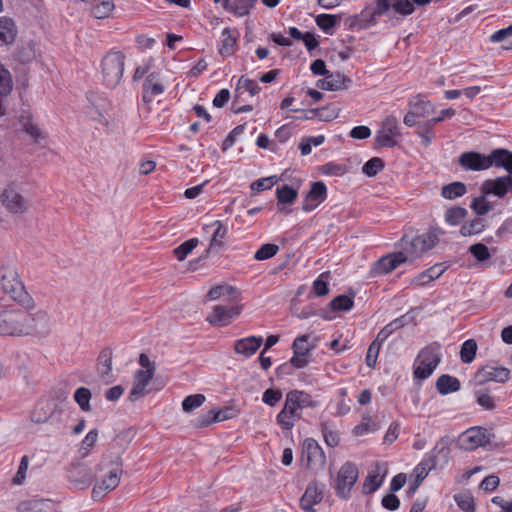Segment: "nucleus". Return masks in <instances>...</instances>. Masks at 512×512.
<instances>
[{"mask_svg":"<svg viewBox=\"0 0 512 512\" xmlns=\"http://www.w3.org/2000/svg\"><path fill=\"white\" fill-rule=\"evenodd\" d=\"M401 136L398 119L393 116H387L376 132L375 142L380 147L393 148L397 145V138Z\"/></svg>","mask_w":512,"mask_h":512,"instance_id":"1a4fd4ad","label":"nucleus"},{"mask_svg":"<svg viewBox=\"0 0 512 512\" xmlns=\"http://www.w3.org/2000/svg\"><path fill=\"white\" fill-rule=\"evenodd\" d=\"M418 360L420 363L414 369V377L419 380H425L440 363V345L438 343H432L423 348L418 355Z\"/></svg>","mask_w":512,"mask_h":512,"instance_id":"423d86ee","label":"nucleus"},{"mask_svg":"<svg viewBox=\"0 0 512 512\" xmlns=\"http://www.w3.org/2000/svg\"><path fill=\"white\" fill-rule=\"evenodd\" d=\"M436 467V456L430 455L424 458L413 470L415 481L421 484L422 481L428 476L429 472Z\"/></svg>","mask_w":512,"mask_h":512,"instance_id":"e433bc0d","label":"nucleus"},{"mask_svg":"<svg viewBox=\"0 0 512 512\" xmlns=\"http://www.w3.org/2000/svg\"><path fill=\"white\" fill-rule=\"evenodd\" d=\"M198 244L199 240L197 238H191L176 247L173 250V253L179 261H183L188 256V254H190L193 249L197 247Z\"/></svg>","mask_w":512,"mask_h":512,"instance_id":"3c124183","label":"nucleus"},{"mask_svg":"<svg viewBox=\"0 0 512 512\" xmlns=\"http://www.w3.org/2000/svg\"><path fill=\"white\" fill-rule=\"evenodd\" d=\"M384 475H380V472L377 471L374 474H369L363 485V492L365 494H372L374 493L383 483Z\"/></svg>","mask_w":512,"mask_h":512,"instance_id":"603ef678","label":"nucleus"},{"mask_svg":"<svg viewBox=\"0 0 512 512\" xmlns=\"http://www.w3.org/2000/svg\"><path fill=\"white\" fill-rule=\"evenodd\" d=\"M125 55L121 51L110 50L101 61L103 79L108 87H116L123 76Z\"/></svg>","mask_w":512,"mask_h":512,"instance_id":"39448f33","label":"nucleus"},{"mask_svg":"<svg viewBox=\"0 0 512 512\" xmlns=\"http://www.w3.org/2000/svg\"><path fill=\"white\" fill-rule=\"evenodd\" d=\"M341 14H319L315 17V23L325 34L333 35L334 28L340 24Z\"/></svg>","mask_w":512,"mask_h":512,"instance_id":"f704fd0d","label":"nucleus"},{"mask_svg":"<svg viewBox=\"0 0 512 512\" xmlns=\"http://www.w3.org/2000/svg\"><path fill=\"white\" fill-rule=\"evenodd\" d=\"M327 198V187L324 182L317 181L311 184L310 190L305 196L302 210L310 212L318 207Z\"/></svg>","mask_w":512,"mask_h":512,"instance_id":"6ab92c4d","label":"nucleus"},{"mask_svg":"<svg viewBox=\"0 0 512 512\" xmlns=\"http://www.w3.org/2000/svg\"><path fill=\"white\" fill-rule=\"evenodd\" d=\"M242 89L247 91L251 96H255L261 91V87L255 80L249 79L245 76H241L238 79L236 92H239Z\"/></svg>","mask_w":512,"mask_h":512,"instance_id":"bf43d9fd","label":"nucleus"},{"mask_svg":"<svg viewBox=\"0 0 512 512\" xmlns=\"http://www.w3.org/2000/svg\"><path fill=\"white\" fill-rule=\"evenodd\" d=\"M12 309L0 313V336L45 338L52 331L51 317L45 310Z\"/></svg>","mask_w":512,"mask_h":512,"instance_id":"f257e3e1","label":"nucleus"},{"mask_svg":"<svg viewBox=\"0 0 512 512\" xmlns=\"http://www.w3.org/2000/svg\"><path fill=\"white\" fill-rule=\"evenodd\" d=\"M354 305L352 297L347 295H338L330 302V308L333 311H348Z\"/></svg>","mask_w":512,"mask_h":512,"instance_id":"13d9d810","label":"nucleus"},{"mask_svg":"<svg viewBox=\"0 0 512 512\" xmlns=\"http://www.w3.org/2000/svg\"><path fill=\"white\" fill-rule=\"evenodd\" d=\"M241 310V306L238 305H216L213 307L212 312L206 317V321L214 326H227L233 319L240 315Z\"/></svg>","mask_w":512,"mask_h":512,"instance_id":"4468645a","label":"nucleus"},{"mask_svg":"<svg viewBox=\"0 0 512 512\" xmlns=\"http://www.w3.org/2000/svg\"><path fill=\"white\" fill-rule=\"evenodd\" d=\"M257 0H223L222 8L237 16L243 17L250 13Z\"/></svg>","mask_w":512,"mask_h":512,"instance_id":"c85d7f7f","label":"nucleus"},{"mask_svg":"<svg viewBox=\"0 0 512 512\" xmlns=\"http://www.w3.org/2000/svg\"><path fill=\"white\" fill-rule=\"evenodd\" d=\"M309 113L317 116L319 120L331 121L338 117L339 109L335 105L329 104L321 108L310 109Z\"/></svg>","mask_w":512,"mask_h":512,"instance_id":"a18cd8bd","label":"nucleus"},{"mask_svg":"<svg viewBox=\"0 0 512 512\" xmlns=\"http://www.w3.org/2000/svg\"><path fill=\"white\" fill-rule=\"evenodd\" d=\"M205 399L203 394L189 395L183 400L182 408L185 412H191L200 407L205 402Z\"/></svg>","mask_w":512,"mask_h":512,"instance_id":"0e129e2a","label":"nucleus"},{"mask_svg":"<svg viewBox=\"0 0 512 512\" xmlns=\"http://www.w3.org/2000/svg\"><path fill=\"white\" fill-rule=\"evenodd\" d=\"M92 394L88 388L80 387L74 393V400L79 405L80 409L84 412L90 411V400Z\"/></svg>","mask_w":512,"mask_h":512,"instance_id":"09e8293b","label":"nucleus"},{"mask_svg":"<svg viewBox=\"0 0 512 512\" xmlns=\"http://www.w3.org/2000/svg\"><path fill=\"white\" fill-rule=\"evenodd\" d=\"M292 398L286 395L284 407L278 413L277 423L284 430H291L295 423L301 418L300 409L292 402Z\"/></svg>","mask_w":512,"mask_h":512,"instance_id":"f3484780","label":"nucleus"},{"mask_svg":"<svg viewBox=\"0 0 512 512\" xmlns=\"http://www.w3.org/2000/svg\"><path fill=\"white\" fill-rule=\"evenodd\" d=\"M279 251V246L272 243L262 245L255 253L254 258L263 261L272 258Z\"/></svg>","mask_w":512,"mask_h":512,"instance_id":"052dcab7","label":"nucleus"},{"mask_svg":"<svg viewBox=\"0 0 512 512\" xmlns=\"http://www.w3.org/2000/svg\"><path fill=\"white\" fill-rule=\"evenodd\" d=\"M18 29L15 21L7 16L0 17V47L11 45L15 42Z\"/></svg>","mask_w":512,"mask_h":512,"instance_id":"bb28decb","label":"nucleus"},{"mask_svg":"<svg viewBox=\"0 0 512 512\" xmlns=\"http://www.w3.org/2000/svg\"><path fill=\"white\" fill-rule=\"evenodd\" d=\"M320 430L324 438V442L328 447L335 448L340 443V436L335 426L329 421L320 423Z\"/></svg>","mask_w":512,"mask_h":512,"instance_id":"58836bf2","label":"nucleus"},{"mask_svg":"<svg viewBox=\"0 0 512 512\" xmlns=\"http://www.w3.org/2000/svg\"><path fill=\"white\" fill-rule=\"evenodd\" d=\"M510 370L502 366L485 365L474 375L476 385H484L487 382L494 381L505 383L509 380Z\"/></svg>","mask_w":512,"mask_h":512,"instance_id":"ddd939ff","label":"nucleus"},{"mask_svg":"<svg viewBox=\"0 0 512 512\" xmlns=\"http://www.w3.org/2000/svg\"><path fill=\"white\" fill-rule=\"evenodd\" d=\"M392 9L402 16L411 15L415 11L414 5L410 0L395 1L392 4Z\"/></svg>","mask_w":512,"mask_h":512,"instance_id":"774afa93","label":"nucleus"},{"mask_svg":"<svg viewBox=\"0 0 512 512\" xmlns=\"http://www.w3.org/2000/svg\"><path fill=\"white\" fill-rule=\"evenodd\" d=\"M444 232L439 228H433L421 235L409 239L403 236L401 239L402 251L408 260H413L423 255L428 250L432 249L439 242V236Z\"/></svg>","mask_w":512,"mask_h":512,"instance_id":"20e7f679","label":"nucleus"},{"mask_svg":"<svg viewBox=\"0 0 512 512\" xmlns=\"http://www.w3.org/2000/svg\"><path fill=\"white\" fill-rule=\"evenodd\" d=\"M263 343L262 336H248L235 341L234 351L246 358L251 357L261 347Z\"/></svg>","mask_w":512,"mask_h":512,"instance_id":"b1692460","label":"nucleus"},{"mask_svg":"<svg viewBox=\"0 0 512 512\" xmlns=\"http://www.w3.org/2000/svg\"><path fill=\"white\" fill-rule=\"evenodd\" d=\"M2 205L13 214H23L29 208V201L14 184L8 185L0 196Z\"/></svg>","mask_w":512,"mask_h":512,"instance_id":"9d476101","label":"nucleus"},{"mask_svg":"<svg viewBox=\"0 0 512 512\" xmlns=\"http://www.w3.org/2000/svg\"><path fill=\"white\" fill-rule=\"evenodd\" d=\"M20 123L23 127V130L31 136V138H33L35 141H38L41 136H42V132L41 130L38 128L37 125H35L33 122H32V119H31V116L29 114L27 115H21L20 117Z\"/></svg>","mask_w":512,"mask_h":512,"instance_id":"6e6d98bb","label":"nucleus"},{"mask_svg":"<svg viewBox=\"0 0 512 512\" xmlns=\"http://www.w3.org/2000/svg\"><path fill=\"white\" fill-rule=\"evenodd\" d=\"M322 499L323 488L319 486L317 481H311L300 498V507L306 512H316L314 506L319 504Z\"/></svg>","mask_w":512,"mask_h":512,"instance_id":"412c9836","label":"nucleus"},{"mask_svg":"<svg viewBox=\"0 0 512 512\" xmlns=\"http://www.w3.org/2000/svg\"><path fill=\"white\" fill-rule=\"evenodd\" d=\"M212 227H216L210 240L208 250L219 249L223 246L224 240L227 235V228L219 220L214 221L211 224Z\"/></svg>","mask_w":512,"mask_h":512,"instance_id":"a19ab883","label":"nucleus"},{"mask_svg":"<svg viewBox=\"0 0 512 512\" xmlns=\"http://www.w3.org/2000/svg\"><path fill=\"white\" fill-rule=\"evenodd\" d=\"M55 405L49 400H40L31 412V420L35 423H45L54 413Z\"/></svg>","mask_w":512,"mask_h":512,"instance_id":"2f4dec72","label":"nucleus"},{"mask_svg":"<svg viewBox=\"0 0 512 512\" xmlns=\"http://www.w3.org/2000/svg\"><path fill=\"white\" fill-rule=\"evenodd\" d=\"M491 166L504 168L512 175V152L507 149L498 148L490 153Z\"/></svg>","mask_w":512,"mask_h":512,"instance_id":"473e14b6","label":"nucleus"},{"mask_svg":"<svg viewBox=\"0 0 512 512\" xmlns=\"http://www.w3.org/2000/svg\"><path fill=\"white\" fill-rule=\"evenodd\" d=\"M455 502L458 507L465 512H474L475 504L474 499L470 494L460 493L454 496Z\"/></svg>","mask_w":512,"mask_h":512,"instance_id":"e2e57ef3","label":"nucleus"},{"mask_svg":"<svg viewBox=\"0 0 512 512\" xmlns=\"http://www.w3.org/2000/svg\"><path fill=\"white\" fill-rule=\"evenodd\" d=\"M91 15L96 19H104L110 16L115 8L113 0H100L99 3H92Z\"/></svg>","mask_w":512,"mask_h":512,"instance_id":"79ce46f5","label":"nucleus"},{"mask_svg":"<svg viewBox=\"0 0 512 512\" xmlns=\"http://www.w3.org/2000/svg\"><path fill=\"white\" fill-rule=\"evenodd\" d=\"M239 33L236 29L225 28L221 33V45L219 47V53L223 57H229L235 52V45Z\"/></svg>","mask_w":512,"mask_h":512,"instance_id":"c756f323","label":"nucleus"},{"mask_svg":"<svg viewBox=\"0 0 512 512\" xmlns=\"http://www.w3.org/2000/svg\"><path fill=\"white\" fill-rule=\"evenodd\" d=\"M1 287L10 299L24 309H35L36 303L27 292L16 270L4 268L1 274Z\"/></svg>","mask_w":512,"mask_h":512,"instance_id":"f03ea898","label":"nucleus"},{"mask_svg":"<svg viewBox=\"0 0 512 512\" xmlns=\"http://www.w3.org/2000/svg\"><path fill=\"white\" fill-rule=\"evenodd\" d=\"M383 169L384 161L381 158L373 157L363 165L362 172L369 177H374Z\"/></svg>","mask_w":512,"mask_h":512,"instance_id":"4d7b16f0","label":"nucleus"},{"mask_svg":"<svg viewBox=\"0 0 512 512\" xmlns=\"http://www.w3.org/2000/svg\"><path fill=\"white\" fill-rule=\"evenodd\" d=\"M377 24V17L372 10V6H366L359 14L346 20V26L349 29H368Z\"/></svg>","mask_w":512,"mask_h":512,"instance_id":"4be33fe9","label":"nucleus"},{"mask_svg":"<svg viewBox=\"0 0 512 512\" xmlns=\"http://www.w3.org/2000/svg\"><path fill=\"white\" fill-rule=\"evenodd\" d=\"M436 388L440 394L447 395L459 391L461 384L456 377L443 374L437 379Z\"/></svg>","mask_w":512,"mask_h":512,"instance_id":"c9c22d12","label":"nucleus"},{"mask_svg":"<svg viewBox=\"0 0 512 512\" xmlns=\"http://www.w3.org/2000/svg\"><path fill=\"white\" fill-rule=\"evenodd\" d=\"M302 461L313 472L321 471L326 466V455L314 438H306L302 443Z\"/></svg>","mask_w":512,"mask_h":512,"instance_id":"0eeeda50","label":"nucleus"},{"mask_svg":"<svg viewBox=\"0 0 512 512\" xmlns=\"http://www.w3.org/2000/svg\"><path fill=\"white\" fill-rule=\"evenodd\" d=\"M325 78L317 81V87L323 90L338 91L348 88L351 79L339 72L324 75Z\"/></svg>","mask_w":512,"mask_h":512,"instance_id":"5701e85b","label":"nucleus"},{"mask_svg":"<svg viewBox=\"0 0 512 512\" xmlns=\"http://www.w3.org/2000/svg\"><path fill=\"white\" fill-rule=\"evenodd\" d=\"M485 228V221L482 218H475L461 226L460 234L462 236H471L481 233Z\"/></svg>","mask_w":512,"mask_h":512,"instance_id":"de8ad7c7","label":"nucleus"},{"mask_svg":"<svg viewBox=\"0 0 512 512\" xmlns=\"http://www.w3.org/2000/svg\"><path fill=\"white\" fill-rule=\"evenodd\" d=\"M382 343L383 342L379 341L376 338L368 347L367 354H366V364L368 367H370V368L375 367Z\"/></svg>","mask_w":512,"mask_h":512,"instance_id":"69168bd1","label":"nucleus"},{"mask_svg":"<svg viewBox=\"0 0 512 512\" xmlns=\"http://www.w3.org/2000/svg\"><path fill=\"white\" fill-rule=\"evenodd\" d=\"M358 468L352 462L344 463L337 473L335 480L336 495L340 498L347 499L350 492L358 479Z\"/></svg>","mask_w":512,"mask_h":512,"instance_id":"6e6552de","label":"nucleus"},{"mask_svg":"<svg viewBox=\"0 0 512 512\" xmlns=\"http://www.w3.org/2000/svg\"><path fill=\"white\" fill-rule=\"evenodd\" d=\"M467 191L466 185L463 182H452L448 185L442 187L441 195L442 197L454 200L458 197L463 196Z\"/></svg>","mask_w":512,"mask_h":512,"instance_id":"37998d69","label":"nucleus"},{"mask_svg":"<svg viewBox=\"0 0 512 512\" xmlns=\"http://www.w3.org/2000/svg\"><path fill=\"white\" fill-rule=\"evenodd\" d=\"M154 374H151L150 371H136L133 380V386L129 393V400L136 401L146 393V387L149 384L150 380L153 378Z\"/></svg>","mask_w":512,"mask_h":512,"instance_id":"393cba45","label":"nucleus"},{"mask_svg":"<svg viewBox=\"0 0 512 512\" xmlns=\"http://www.w3.org/2000/svg\"><path fill=\"white\" fill-rule=\"evenodd\" d=\"M165 85L160 74L157 72L149 73L142 86V100L145 103H151L156 96L163 94Z\"/></svg>","mask_w":512,"mask_h":512,"instance_id":"2eb2a0df","label":"nucleus"},{"mask_svg":"<svg viewBox=\"0 0 512 512\" xmlns=\"http://www.w3.org/2000/svg\"><path fill=\"white\" fill-rule=\"evenodd\" d=\"M409 107L414 113H419L417 118H425L434 113L435 106L426 96L418 94L409 101Z\"/></svg>","mask_w":512,"mask_h":512,"instance_id":"7c9ffc66","label":"nucleus"},{"mask_svg":"<svg viewBox=\"0 0 512 512\" xmlns=\"http://www.w3.org/2000/svg\"><path fill=\"white\" fill-rule=\"evenodd\" d=\"M17 512H55V505L49 499H30L20 502Z\"/></svg>","mask_w":512,"mask_h":512,"instance_id":"cd10ccee","label":"nucleus"},{"mask_svg":"<svg viewBox=\"0 0 512 512\" xmlns=\"http://www.w3.org/2000/svg\"><path fill=\"white\" fill-rule=\"evenodd\" d=\"M461 442L466 450H473L483 446L487 442L486 430L479 427L470 428L462 434Z\"/></svg>","mask_w":512,"mask_h":512,"instance_id":"a878e982","label":"nucleus"},{"mask_svg":"<svg viewBox=\"0 0 512 512\" xmlns=\"http://www.w3.org/2000/svg\"><path fill=\"white\" fill-rule=\"evenodd\" d=\"M469 252L480 262L486 261L491 257L488 247L482 243L471 245Z\"/></svg>","mask_w":512,"mask_h":512,"instance_id":"338daca9","label":"nucleus"},{"mask_svg":"<svg viewBox=\"0 0 512 512\" xmlns=\"http://www.w3.org/2000/svg\"><path fill=\"white\" fill-rule=\"evenodd\" d=\"M278 203L293 204L298 196V191L289 185L278 187L276 190Z\"/></svg>","mask_w":512,"mask_h":512,"instance_id":"49530a36","label":"nucleus"},{"mask_svg":"<svg viewBox=\"0 0 512 512\" xmlns=\"http://www.w3.org/2000/svg\"><path fill=\"white\" fill-rule=\"evenodd\" d=\"M328 273H322L319 275L317 279H315L312 283V289L309 293L308 297H322L329 294L330 289L328 286Z\"/></svg>","mask_w":512,"mask_h":512,"instance_id":"c03bdc74","label":"nucleus"},{"mask_svg":"<svg viewBox=\"0 0 512 512\" xmlns=\"http://www.w3.org/2000/svg\"><path fill=\"white\" fill-rule=\"evenodd\" d=\"M13 81L10 72L7 69H0V116L4 114L2 101L12 91Z\"/></svg>","mask_w":512,"mask_h":512,"instance_id":"ea45409f","label":"nucleus"},{"mask_svg":"<svg viewBox=\"0 0 512 512\" xmlns=\"http://www.w3.org/2000/svg\"><path fill=\"white\" fill-rule=\"evenodd\" d=\"M481 190L485 195L492 194L502 198L512 191V177L508 175L497 177L496 179H488L483 182Z\"/></svg>","mask_w":512,"mask_h":512,"instance_id":"a211bd4d","label":"nucleus"},{"mask_svg":"<svg viewBox=\"0 0 512 512\" xmlns=\"http://www.w3.org/2000/svg\"><path fill=\"white\" fill-rule=\"evenodd\" d=\"M93 473L90 467L82 463H74L68 470V479L80 489L88 488L93 481Z\"/></svg>","mask_w":512,"mask_h":512,"instance_id":"dca6fc26","label":"nucleus"},{"mask_svg":"<svg viewBox=\"0 0 512 512\" xmlns=\"http://www.w3.org/2000/svg\"><path fill=\"white\" fill-rule=\"evenodd\" d=\"M309 338V334H304L296 337L293 341V357L290 359V364L297 369L306 367L310 362L314 346L309 342Z\"/></svg>","mask_w":512,"mask_h":512,"instance_id":"9b49d317","label":"nucleus"},{"mask_svg":"<svg viewBox=\"0 0 512 512\" xmlns=\"http://www.w3.org/2000/svg\"><path fill=\"white\" fill-rule=\"evenodd\" d=\"M467 210L460 206H455L449 208L445 213V221L453 226H456L461 223V221L466 217Z\"/></svg>","mask_w":512,"mask_h":512,"instance_id":"5fc2aeb1","label":"nucleus"},{"mask_svg":"<svg viewBox=\"0 0 512 512\" xmlns=\"http://www.w3.org/2000/svg\"><path fill=\"white\" fill-rule=\"evenodd\" d=\"M289 398H292V402L300 409L303 408H315L318 405V402L313 400L312 396L305 392L299 390H292L286 394Z\"/></svg>","mask_w":512,"mask_h":512,"instance_id":"4c0bfd02","label":"nucleus"},{"mask_svg":"<svg viewBox=\"0 0 512 512\" xmlns=\"http://www.w3.org/2000/svg\"><path fill=\"white\" fill-rule=\"evenodd\" d=\"M112 359L113 352L109 347L102 349L99 353L97 358V372L101 378L106 380L110 379L112 371Z\"/></svg>","mask_w":512,"mask_h":512,"instance_id":"72a5a7b5","label":"nucleus"},{"mask_svg":"<svg viewBox=\"0 0 512 512\" xmlns=\"http://www.w3.org/2000/svg\"><path fill=\"white\" fill-rule=\"evenodd\" d=\"M122 460L121 457L116 455L113 458L103 457L97 466V470H107L105 475L100 482H97L92 490V496L94 499H98L103 496L104 493L114 490L120 483L122 474Z\"/></svg>","mask_w":512,"mask_h":512,"instance_id":"7ed1b4c3","label":"nucleus"},{"mask_svg":"<svg viewBox=\"0 0 512 512\" xmlns=\"http://www.w3.org/2000/svg\"><path fill=\"white\" fill-rule=\"evenodd\" d=\"M477 343L473 339L466 340L460 350V358L463 363H471L476 356Z\"/></svg>","mask_w":512,"mask_h":512,"instance_id":"8fccbe9b","label":"nucleus"},{"mask_svg":"<svg viewBox=\"0 0 512 512\" xmlns=\"http://www.w3.org/2000/svg\"><path fill=\"white\" fill-rule=\"evenodd\" d=\"M470 207L479 216L486 215L492 209V206L486 200L485 194L474 198Z\"/></svg>","mask_w":512,"mask_h":512,"instance_id":"680f3d73","label":"nucleus"},{"mask_svg":"<svg viewBox=\"0 0 512 512\" xmlns=\"http://www.w3.org/2000/svg\"><path fill=\"white\" fill-rule=\"evenodd\" d=\"M459 164L465 170H486L491 167L490 155L485 156L477 152H464L459 157Z\"/></svg>","mask_w":512,"mask_h":512,"instance_id":"aec40b11","label":"nucleus"},{"mask_svg":"<svg viewBox=\"0 0 512 512\" xmlns=\"http://www.w3.org/2000/svg\"><path fill=\"white\" fill-rule=\"evenodd\" d=\"M404 317L397 318L393 321H391L389 324L384 326L379 333L377 334L376 338L381 341L385 342L386 339L396 330L402 328L404 326Z\"/></svg>","mask_w":512,"mask_h":512,"instance_id":"864d4df0","label":"nucleus"},{"mask_svg":"<svg viewBox=\"0 0 512 512\" xmlns=\"http://www.w3.org/2000/svg\"><path fill=\"white\" fill-rule=\"evenodd\" d=\"M408 261V257L405 253L393 252L382 256L380 259L375 261L370 269V275L377 277L385 275L394 271L400 264Z\"/></svg>","mask_w":512,"mask_h":512,"instance_id":"f8f14e48","label":"nucleus"}]
</instances>
